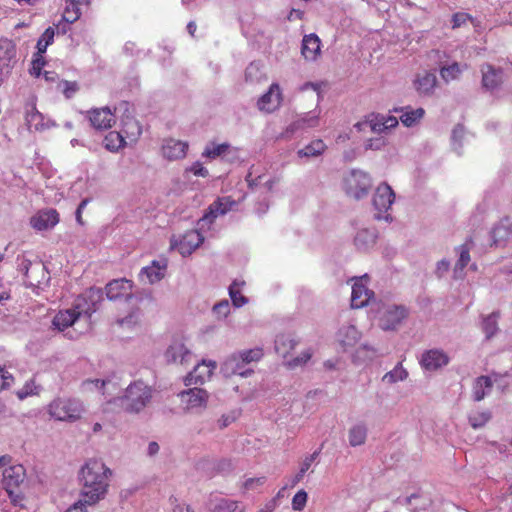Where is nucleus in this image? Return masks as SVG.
<instances>
[{
    "label": "nucleus",
    "mask_w": 512,
    "mask_h": 512,
    "mask_svg": "<svg viewBox=\"0 0 512 512\" xmlns=\"http://www.w3.org/2000/svg\"><path fill=\"white\" fill-rule=\"evenodd\" d=\"M112 471L98 459H90L81 469V481L83 487L80 493L89 505H96L104 499Z\"/></svg>",
    "instance_id": "f257e3e1"
},
{
    "label": "nucleus",
    "mask_w": 512,
    "mask_h": 512,
    "mask_svg": "<svg viewBox=\"0 0 512 512\" xmlns=\"http://www.w3.org/2000/svg\"><path fill=\"white\" fill-rule=\"evenodd\" d=\"M101 296L100 290L90 289L86 295L75 300L73 308L59 311L53 318V325L63 331L72 326L81 315L90 317L96 311L94 301L99 300Z\"/></svg>",
    "instance_id": "f03ea898"
},
{
    "label": "nucleus",
    "mask_w": 512,
    "mask_h": 512,
    "mask_svg": "<svg viewBox=\"0 0 512 512\" xmlns=\"http://www.w3.org/2000/svg\"><path fill=\"white\" fill-rule=\"evenodd\" d=\"M152 392V388L143 381H135L126 388L121 405L127 412L138 413L150 402Z\"/></svg>",
    "instance_id": "7ed1b4c3"
},
{
    "label": "nucleus",
    "mask_w": 512,
    "mask_h": 512,
    "mask_svg": "<svg viewBox=\"0 0 512 512\" xmlns=\"http://www.w3.org/2000/svg\"><path fill=\"white\" fill-rule=\"evenodd\" d=\"M84 412L80 400L73 398H56L48 405L49 415L57 421L76 422Z\"/></svg>",
    "instance_id": "20e7f679"
},
{
    "label": "nucleus",
    "mask_w": 512,
    "mask_h": 512,
    "mask_svg": "<svg viewBox=\"0 0 512 512\" xmlns=\"http://www.w3.org/2000/svg\"><path fill=\"white\" fill-rule=\"evenodd\" d=\"M263 357V350L261 348H254L245 350L238 354L230 356L223 364V370L228 375L247 376L253 371L245 369V366L257 362Z\"/></svg>",
    "instance_id": "39448f33"
},
{
    "label": "nucleus",
    "mask_w": 512,
    "mask_h": 512,
    "mask_svg": "<svg viewBox=\"0 0 512 512\" xmlns=\"http://www.w3.org/2000/svg\"><path fill=\"white\" fill-rule=\"evenodd\" d=\"M372 186L370 176L362 171L353 170L344 179V188L348 196L361 199L367 196Z\"/></svg>",
    "instance_id": "423d86ee"
},
{
    "label": "nucleus",
    "mask_w": 512,
    "mask_h": 512,
    "mask_svg": "<svg viewBox=\"0 0 512 512\" xmlns=\"http://www.w3.org/2000/svg\"><path fill=\"white\" fill-rule=\"evenodd\" d=\"M395 200V193L387 183L380 184L373 195V206L377 213L375 217L379 220H391L388 213Z\"/></svg>",
    "instance_id": "0eeeda50"
},
{
    "label": "nucleus",
    "mask_w": 512,
    "mask_h": 512,
    "mask_svg": "<svg viewBox=\"0 0 512 512\" xmlns=\"http://www.w3.org/2000/svg\"><path fill=\"white\" fill-rule=\"evenodd\" d=\"M17 62V47L13 40L0 38V81L12 72Z\"/></svg>",
    "instance_id": "6e6552de"
},
{
    "label": "nucleus",
    "mask_w": 512,
    "mask_h": 512,
    "mask_svg": "<svg viewBox=\"0 0 512 512\" xmlns=\"http://www.w3.org/2000/svg\"><path fill=\"white\" fill-rule=\"evenodd\" d=\"M235 201L231 197H219L213 203L209 205L205 214L198 221L199 229L203 230L205 227L209 228V226L214 222V220L220 216L226 214L228 211L232 209Z\"/></svg>",
    "instance_id": "1a4fd4ad"
},
{
    "label": "nucleus",
    "mask_w": 512,
    "mask_h": 512,
    "mask_svg": "<svg viewBox=\"0 0 512 512\" xmlns=\"http://www.w3.org/2000/svg\"><path fill=\"white\" fill-rule=\"evenodd\" d=\"M59 221L58 211L53 208H47L37 211L30 218V225L36 231H46L54 228Z\"/></svg>",
    "instance_id": "9d476101"
},
{
    "label": "nucleus",
    "mask_w": 512,
    "mask_h": 512,
    "mask_svg": "<svg viewBox=\"0 0 512 512\" xmlns=\"http://www.w3.org/2000/svg\"><path fill=\"white\" fill-rule=\"evenodd\" d=\"M216 368V362L211 360H202L198 363L193 371H191L185 378V385L203 384L209 380Z\"/></svg>",
    "instance_id": "9b49d317"
},
{
    "label": "nucleus",
    "mask_w": 512,
    "mask_h": 512,
    "mask_svg": "<svg viewBox=\"0 0 512 512\" xmlns=\"http://www.w3.org/2000/svg\"><path fill=\"white\" fill-rule=\"evenodd\" d=\"M204 241L203 235L197 230L186 231L175 245L183 256L191 255Z\"/></svg>",
    "instance_id": "f8f14e48"
},
{
    "label": "nucleus",
    "mask_w": 512,
    "mask_h": 512,
    "mask_svg": "<svg viewBox=\"0 0 512 512\" xmlns=\"http://www.w3.org/2000/svg\"><path fill=\"white\" fill-rule=\"evenodd\" d=\"M179 397L186 409L205 407L208 401L206 390L196 387L180 392Z\"/></svg>",
    "instance_id": "ddd939ff"
},
{
    "label": "nucleus",
    "mask_w": 512,
    "mask_h": 512,
    "mask_svg": "<svg viewBox=\"0 0 512 512\" xmlns=\"http://www.w3.org/2000/svg\"><path fill=\"white\" fill-rule=\"evenodd\" d=\"M366 278L367 276L357 279L352 287V308H362L366 306L374 295L373 291L368 289L366 284L363 283L364 279L366 280Z\"/></svg>",
    "instance_id": "4468645a"
},
{
    "label": "nucleus",
    "mask_w": 512,
    "mask_h": 512,
    "mask_svg": "<svg viewBox=\"0 0 512 512\" xmlns=\"http://www.w3.org/2000/svg\"><path fill=\"white\" fill-rule=\"evenodd\" d=\"M88 114L90 123L95 129H108L115 123V115L107 107L92 109Z\"/></svg>",
    "instance_id": "2eb2a0df"
},
{
    "label": "nucleus",
    "mask_w": 512,
    "mask_h": 512,
    "mask_svg": "<svg viewBox=\"0 0 512 512\" xmlns=\"http://www.w3.org/2000/svg\"><path fill=\"white\" fill-rule=\"evenodd\" d=\"M165 357L168 362L184 365L190 361L192 353L182 341L174 340L166 350Z\"/></svg>",
    "instance_id": "dca6fc26"
},
{
    "label": "nucleus",
    "mask_w": 512,
    "mask_h": 512,
    "mask_svg": "<svg viewBox=\"0 0 512 512\" xmlns=\"http://www.w3.org/2000/svg\"><path fill=\"white\" fill-rule=\"evenodd\" d=\"M449 362V357L438 349H431L423 353L421 358V366L425 370L434 371L437 370Z\"/></svg>",
    "instance_id": "f3484780"
},
{
    "label": "nucleus",
    "mask_w": 512,
    "mask_h": 512,
    "mask_svg": "<svg viewBox=\"0 0 512 512\" xmlns=\"http://www.w3.org/2000/svg\"><path fill=\"white\" fill-rule=\"evenodd\" d=\"M282 94L278 84L273 83L267 93L258 100V108L262 111L273 112L280 105Z\"/></svg>",
    "instance_id": "a211bd4d"
},
{
    "label": "nucleus",
    "mask_w": 512,
    "mask_h": 512,
    "mask_svg": "<svg viewBox=\"0 0 512 512\" xmlns=\"http://www.w3.org/2000/svg\"><path fill=\"white\" fill-rule=\"evenodd\" d=\"M407 316V310L403 306L388 308L380 318V326L384 330L394 329Z\"/></svg>",
    "instance_id": "6ab92c4d"
},
{
    "label": "nucleus",
    "mask_w": 512,
    "mask_h": 512,
    "mask_svg": "<svg viewBox=\"0 0 512 512\" xmlns=\"http://www.w3.org/2000/svg\"><path fill=\"white\" fill-rule=\"evenodd\" d=\"M321 53V41L320 38L311 33L305 35L302 40L301 54L308 61H315Z\"/></svg>",
    "instance_id": "aec40b11"
},
{
    "label": "nucleus",
    "mask_w": 512,
    "mask_h": 512,
    "mask_svg": "<svg viewBox=\"0 0 512 512\" xmlns=\"http://www.w3.org/2000/svg\"><path fill=\"white\" fill-rule=\"evenodd\" d=\"M482 72V85L488 90L498 88L502 83L503 70L495 68L491 64H484L481 67Z\"/></svg>",
    "instance_id": "412c9836"
},
{
    "label": "nucleus",
    "mask_w": 512,
    "mask_h": 512,
    "mask_svg": "<svg viewBox=\"0 0 512 512\" xmlns=\"http://www.w3.org/2000/svg\"><path fill=\"white\" fill-rule=\"evenodd\" d=\"M25 470L22 465H13L6 468L3 472L4 489H17L23 483Z\"/></svg>",
    "instance_id": "4be33fe9"
},
{
    "label": "nucleus",
    "mask_w": 512,
    "mask_h": 512,
    "mask_svg": "<svg viewBox=\"0 0 512 512\" xmlns=\"http://www.w3.org/2000/svg\"><path fill=\"white\" fill-rule=\"evenodd\" d=\"M132 283L126 279L113 280L106 286V295L110 300L128 298L131 295Z\"/></svg>",
    "instance_id": "5701e85b"
},
{
    "label": "nucleus",
    "mask_w": 512,
    "mask_h": 512,
    "mask_svg": "<svg viewBox=\"0 0 512 512\" xmlns=\"http://www.w3.org/2000/svg\"><path fill=\"white\" fill-rule=\"evenodd\" d=\"M166 269L167 262L165 260L153 261L151 265L141 270L140 277L142 280H144L145 277L148 283L153 284L164 278Z\"/></svg>",
    "instance_id": "b1692460"
},
{
    "label": "nucleus",
    "mask_w": 512,
    "mask_h": 512,
    "mask_svg": "<svg viewBox=\"0 0 512 512\" xmlns=\"http://www.w3.org/2000/svg\"><path fill=\"white\" fill-rule=\"evenodd\" d=\"M188 145L185 142L169 139L162 146V154L169 160L183 158L186 155Z\"/></svg>",
    "instance_id": "393cba45"
},
{
    "label": "nucleus",
    "mask_w": 512,
    "mask_h": 512,
    "mask_svg": "<svg viewBox=\"0 0 512 512\" xmlns=\"http://www.w3.org/2000/svg\"><path fill=\"white\" fill-rule=\"evenodd\" d=\"M492 238L495 245L512 240V217H505L499 222L492 231Z\"/></svg>",
    "instance_id": "a878e982"
},
{
    "label": "nucleus",
    "mask_w": 512,
    "mask_h": 512,
    "mask_svg": "<svg viewBox=\"0 0 512 512\" xmlns=\"http://www.w3.org/2000/svg\"><path fill=\"white\" fill-rule=\"evenodd\" d=\"M394 111L400 113V120L406 127L416 125L425 115L423 108L412 109L410 106L395 108Z\"/></svg>",
    "instance_id": "bb28decb"
},
{
    "label": "nucleus",
    "mask_w": 512,
    "mask_h": 512,
    "mask_svg": "<svg viewBox=\"0 0 512 512\" xmlns=\"http://www.w3.org/2000/svg\"><path fill=\"white\" fill-rule=\"evenodd\" d=\"M122 133L125 138L136 141L142 134L140 123L132 116L126 115L122 118Z\"/></svg>",
    "instance_id": "cd10ccee"
},
{
    "label": "nucleus",
    "mask_w": 512,
    "mask_h": 512,
    "mask_svg": "<svg viewBox=\"0 0 512 512\" xmlns=\"http://www.w3.org/2000/svg\"><path fill=\"white\" fill-rule=\"evenodd\" d=\"M103 145L110 152H118L126 145L125 137L121 132L110 131L105 135Z\"/></svg>",
    "instance_id": "c85d7f7f"
},
{
    "label": "nucleus",
    "mask_w": 512,
    "mask_h": 512,
    "mask_svg": "<svg viewBox=\"0 0 512 512\" xmlns=\"http://www.w3.org/2000/svg\"><path fill=\"white\" fill-rule=\"evenodd\" d=\"M297 344L298 342L291 335L281 334L275 340V350L282 357L286 358L295 349Z\"/></svg>",
    "instance_id": "c756f323"
},
{
    "label": "nucleus",
    "mask_w": 512,
    "mask_h": 512,
    "mask_svg": "<svg viewBox=\"0 0 512 512\" xmlns=\"http://www.w3.org/2000/svg\"><path fill=\"white\" fill-rule=\"evenodd\" d=\"M437 79L435 74L425 72L423 75H419L415 81L416 90L420 94L428 95L435 88Z\"/></svg>",
    "instance_id": "7c9ffc66"
},
{
    "label": "nucleus",
    "mask_w": 512,
    "mask_h": 512,
    "mask_svg": "<svg viewBox=\"0 0 512 512\" xmlns=\"http://www.w3.org/2000/svg\"><path fill=\"white\" fill-rule=\"evenodd\" d=\"M66 6L62 15V18L67 23H74L76 22L80 16V5L85 4L82 1L79 0H65Z\"/></svg>",
    "instance_id": "2f4dec72"
},
{
    "label": "nucleus",
    "mask_w": 512,
    "mask_h": 512,
    "mask_svg": "<svg viewBox=\"0 0 512 512\" xmlns=\"http://www.w3.org/2000/svg\"><path fill=\"white\" fill-rule=\"evenodd\" d=\"M354 242L359 250H366L375 244L376 234L374 231L362 229L355 236Z\"/></svg>",
    "instance_id": "473e14b6"
},
{
    "label": "nucleus",
    "mask_w": 512,
    "mask_h": 512,
    "mask_svg": "<svg viewBox=\"0 0 512 512\" xmlns=\"http://www.w3.org/2000/svg\"><path fill=\"white\" fill-rule=\"evenodd\" d=\"M492 388V381L488 376H480L473 385V397L475 401H481L486 395V390Z\"/></svg>",
    "instance_id": "72a5a7b5"
},
{
    "label": "nucleus",
    "mask_w": 512,
    "mask_h": 512,
    "mask_svg": "<svg viewBox=\"0 0 512 512\" xmlns=\"http://www.w3.org/2000/svg\"><path fill=\"white\" fill-rule=\"evenodd\" d=\"M230 145L228 143L215 144L211 143L204 149L202 156L209 159H216L218 157H224L229 151Z\"/></svg>",
    "instance_id": "f704fd0d"
},
{
    "label": "nucleus",
    "mask_w": 512,
    "mask_h": 512,
    "mask_svg": "<svg viewBox=\"0 0 512 512\" xmlns=\"http://www.w3.org/2000/svg\"><path fill=\"white\" fill-rule=\"evenodd\" d=\"M367 437V428L363 424L353 426L349 430V443L351 446H359L364 444Z\"/></svg>",
    "instance_id": "c9c22d12"
},
{
    "label": "nucleus",
    "mask_w": 512,
    "mask_h": 512,
    "mask_svg": "<svg viewBox=\"0 0 512 512\" xmlns=\"http://www.w3.org/2000/svg\"><path fill=\"white\" fill-rule=\"evenodd\" d=\"M25 114V121L28 127L32 128L34 126L35 129H38V123L42 120V115L37 110L34 102L27 103L25 107Z\"/></svg>",
    "instance_id": "e433bc0d"
},
{
    "label": "nucleus",
    "mask_w": 512,
    "mask_h": 512,
    "mask_svg": "<svg viewBox=\"0 0 512 512\" xmlns=\"http://www.w3.org/2000/svg\"><path fill=\"white\" fill-rule=\"evenodd\" d=\"M326 145L320 139L314 140L308 145H306L303 149L298 151L299 156L304 157H312L318 156L322 152H324Z\"/></svg>",
    "instance_id": "4c0bfd02"
},
{
    "label": "nucleus",
    "mask_w": 512,
    "mask_h": 512,
    "mask_svg": "<svg viewBox=\"0 0 512 512\" xmlns=\"http://www.w3.org/2000/svg\"><path fill=\"white\" fill-rule=\"evenodd\" d=\"M229 295L235 307H241L247 302V298L241 293V284L236 281L230 285Z\"/></svg>",
    "instance_id": "58836bf2"
},
{
    "label": "nucleus",
    "mask_w": 512,
    "mask_h": 512,
    "mask_svg": "<svg viewBox=\"0 0 512 512\" xmlns=\"http://www.w3.org/2000/svg\"><path fill=\"white\" fill-rule=\"evenodd\" d=\"M462 69L457 62L452 63L451 65L444 66L440 70V75L445 81H450L458 78L461 74Z\"/></svg>",
    "instance_id": "ea45409f"
},
{
    "label": "nucleus",
    "mask_w": 512,
    "mask_h": 512,
    "mask_svg": "<svg viewBox=\"0 0 512 512\" xmlns=\"http://www.w3.org/2000/svg\"><path fill=\"white\" fill-rule=\"evenodd\" d=\"M491 418V414L488 411H477L469 416V422L473 428H479L484 426Z\"/></svg>",
    "instance_id": "a19ab883"
},
{
    "label": "nucleus",
    "mask_w": 512,
    "mask_h": 512,
    "mask_svg": "<svg viewBox=\"0 0 512 512\" xmlns=\"http://www.w3.org/2000/svg\"><path fill=\"white\" fill-rule=\"evenodd\" d=\"M54 39V29L49 27L47 28L42 36L39 38L37 42L38 54H42L46 51L48 45L53 42Z\"/></svg>",
    "instance_id": "79ce46f5"
},
{
    "label": "nucleus",
    "mask_w": 512,
    "mask_h": 512,
    "mask_svg": "<svg viewBox=\"0 0 512 512\" xmlns=\"http://www.w3.org/2000/svg\"><path fill=\"white\" fill-rule=\"evenodd\" d=\"M366 122L375 133H382L385 131L384 115L371 114L368 116Z\"/></svg>",
    "instance_id": "37998d69"
},
{
    "label": "nucleus",
    "mask_w": 512,
    "mask_h": 512,
    "mask_svg": "<svg viewBox=\"0 0 512 512\" xmlns=\"http://www.w3.org/2000/svg\"><path fill=\"white\" fill-rule=\"evenodd\" d=\"M407 376L408 372L401 365H398L392 371L386 373L383 380L392 383L398 380H404Z\"/></svg>",
    "instance_id": "c03bdc74"
},
{
    "label": "nucleus",
    "mask_w": 512,
    "mask_h": 512,
    "mask_svg": "<svg viewBox=\"0 0 512 512\" xmlns=\"http://www.w3.org/2000/svg\"><path fill=\"white\" fill-rule=\"evenodd\" d=\"M311 357L312 352L310 350H306L302 352L300 356L286 361L285 365L290 369H294L296 367L305 365L311 359Z\"/></svg>",
    "instance_id": "a18cd8bd"
},
{
    "label": "nucleus",
    "mask_w": 512,
    "mask_h": 512,
    "mask_svg": "<svg viewBox=\"0 0 512 512\" xmlns=\"http://www.w3.org/2000/svg\"><path fill=\"white\" fill-rule=\"evenodd\" d=\"M497 318L498 315L493 313L483 320V330L487 338L492 337L497 331Z\"/></svg>",
    "instance_id": "49530a36"
},
{
    "label": "nucleus",
    "mask_w": 512,
    "mask_h": 512,
    "mask_svg": "<svg viewBox=\"0 0 512 512\" xmlns=\"http://www.w3.org/2000/svg\"><path fill=\"white\" fill-rule=\"evenodd\" d=\"M59 87L67 99L72 98L79 91V85L76 81H61Z\"/></svg>",
    "instance_id": "de8ad7c7"
},
{
    "label": "nucleus",
    "mask_w": 512,
    "mask_h": 512,
    "mask_svg": "<svg viewBox=\"0 0 512 512\" xmlns=\"http://www.w3.org/2000/svg\"><path fill=\"white\" fill-rule=\"evenodd\" d=\"M238 508V502L234 500H229L225 498H221L218 504L214 507L217 511L223 512H235Z\"/></svg>",
    "instance_id": "09e8293b"
},
{
    "label": "nucleus",
    "mask_w": 512,
    "mask_h": 512,
    "mask_svg": "<svg viewBox=\"0 0 512 512\" xmlns=\"http://www.w3.org/2000/svg\"><path fill=\"white\" fill-rule=\"evenodd\" d=\"M459 249L460 256L456 263V270H463L470 261V250L466 244L461 245Z\"/></svg>",
    "instance_id": "8fccbe9b"
},
{
    "label": "nucleus",
    "mask_w": 512,
    "mask_h": 512,
    "mask_svg": "<svg viewBox=\"0 0 512 512\" xmlns=\"http://www.w3.org/2000/svg\"><path fill=\"white\" fill-rule=\"evenodd\" d=\"M344 332H345V335L347 338L341 340L342 345L343 346L354 345L359 338V333H358L357 329L354 326H349L344 329Z\"/></svg>",
    "instance_id": "3c124183"
},
{
    "label": "nucleus",
    "mask_w": 512,
    "mask_h": 512,
    "mask_svg": "<svg viewBox=\"0 0 512 512\" xmlns=\"http://www.w3.org/2000/svg\"><path fill=\"white\" fill-rule=\"evenodd\" d=\"M307 493L304 490L298 491L292 499V507L294 510H302L307 502Z\"/></svg>",
    "instance_id": "603ef678"
},
{
    "label": "nucleus",
    "mask_w": 512,
    "mask_h": 512,
    "mask_svg": "<svg viewBox=\"0 0 512 512\" xmlns=\"http://www.w3.org/2000/svg\"><path fill=\"white\" fill-rule=\"evenodd\" d=\"M470 19L469 14L467 13H455L452 16V28L456 29L464 25Z\"/></svg>",
    "instance_id": "864d4df0"
},
{
    "label": "nucleus",
    "mask_w": 512,
    "mask_h": 512,
    "mask_svg": "<svg viewBox=\"0 0 512 512\" xmlns=\"http://www.w3.org/2000/svg\"><path fill=\"white\" fill-rule=\"evenodd\" d=\"M84 500V497L80 496V499L71 505L65 512H87V507L90 505Z\"/></svg>",
    "instance_id": "5fc2aeb1"
},
{
    "label": "nucleus",
    "mask_w": 512,
    "mask_h": 512,
    "mask_svg": "<svg viewBox=\"0 0 512 512\" xmlns=\"http://www.w3.org/2000/svg\"><path fill=\"white\" fill-rule=\"evenodd\" d=\"M44 64H45V61L43 60V57L41 56V54L37 53V57H35L32 61V68L30 71L31 74L38 77L40 75L41 69L43 68Z\"/></svg>",
    "instance_id": "6e6d98bb"
},
{
    "label": "nucleus",
    "mask_w": 512,
    "mask_h": 512,
    "mask_svg": "<svg viewBox=\"0 0 512 512\" xmlns=\"http://www.w3.org/2000/svg\"><path fill=\"white\" fill-rule=\"evenodd\" d=\"M5 490H6L13 505L22 506L23 495L20 491H18V488L17 489H5Z\"/></svg>",
    "instance_id": "4d7b16f0"
},
{
    "label": "nucleus",
    "mask_w": 512,
    "mask_h": 512,
    "mask_svg": "<svg viewBox=\"0 0 512 512\" xmlns=\"http://www.w3.org/2000/svg\"><path fill=\"white\" fill-rule=\"evenodd\" d=\"M213 311L222 316H227L230 312V305L227 300L221 301L213 306Z\"/></svg>",
    "instance_id": "13d9d810"
},
{
    "label": "nucleus",
    "mask_w": 512,
    "mask_h": 512,
    "mask_svg": "<svg viewBox=\"0 0 512 512\" xmlns=\"http://www.w3.org/2000/svg\"><path fill=\"white\" fill-rule=\"evenodd\" d=\"M0 377L2 379V383L0 385L1 390H7L11 387L12 383L14 382V377L12 374H10L8 371L3 370L0 374Z\"/></svg>",
    "instance_id": "bf43d9fd"
},
{
    "label": "nucleus",
    "mask_w": 512,
    "mask_h": 512,
    "mask_svg": "<svg viewBox=\"0 0 512 512\" xmlns=\"http://www.w3.org/2000/svg\"><path fill=\"white\" fill-rule=\"evenodd\" d=\"M189 171L192 172L195 176L200 177H207L209 174L208 170L200 162L194 163L189 168Z\"/></svg>",
    "instance_id": "052dcab7"
},
{
    "label": "nucleus",
    "mask_w": 512,
    "mask_h": 512,
    "mask_svg": "<svg viewBox=\"0 0 512 512\" xmlns=\"http://www.w3.org/2000/svg\"><path fill=\"white\" fill-rule=\"evenodd\" d=\"M302 125L306 127H316L319 123V115L313 114V115H306L301 119Z\"/></svg>",
    "instance_id": "680f3d73"
},
{
    "label": "nucleus",
    "mask_w": 512,
    "mask_h": 512,
    "mask_svg": "<svg viewBox=\"0 0 512 512\" xmlns=\"http://www.w3.org/2000/svg\"><path fill=\"white\" fill-rule=\"evenodd\" d=\"M265 480V477L249 478L244 482L243 487L245 490H250L253 489L255 484L263 485L265 483Z\"/></svg>",
    "instance_id": "e2e57ef3"
},
{
    "label": "nucleus",
    "mask_w": 512,
    "mask_h": 512,
    "mask_svg": "<svg viewBox=\"0 0 512 512\" xmlns=\"http://www.w3.org/2000/svg\"><path fill=\"white\" fill-rule=\"evenodd\" d=\"M385 144H386L385 140L383 138H381V137L375 138V139H369L367 144H366V148H370V149H374V150H379L382 147H384Z\"/></svg>",
    "instance_id": "0e129e2a"
},
{
    "label": "nucleus",
    "mask_w": 512,
    "mask_h": 512,
    "mask_svg": "<svg viewBox=\"0 0 512 512\" xmlns=\"http://www.w3.org/2000/svg\"><path fill=\"white\" fill-rule=\"evenodd\" d=\"M319 455V451H315L313 454H311L310 456L306 457L302 464H301V469H302V473H306L309 468L311 467L313 461L316 459V457Z\"/></svg>",
    "instance_id": "69168bd1"
},
{
    "label": "nucleus",
    "mask_w": 512,
    "mask_h": 512,
    "mask_svg": "<svg viewBox=\"0 0 512 512\" xmlns=\"http://www.w3.org/2000/svg\"><path fill=\"white\" fill-rule=\"evenodd\" d=\"M88 202H89V199H83V200L80 202V204H79V206H78V208H77V210H76V221H77V222H78V224H80V225H83V224H84V222H83V218H82V213H83L84 208H85V207H86V205L88 204Z\"/></svg>",
    "instance_id": "338daca9"
},
{
    "label": "nucleus",
    "mask_w": 512,
    "mask_h": 512,
    "mask_svg": "<svg viewBox=\"0 0 512 512\" xmlns=\"http://www.w3.org/2000/svg\"><path fill=\"white\" fill-rule=\"evenodd\" d=\"M464 133H465L464 126L461 124H457L452 131V139L454 141H458L464 136Z\"/></svg>",
    "instance_id": "774afa93"
}]
</instances>
